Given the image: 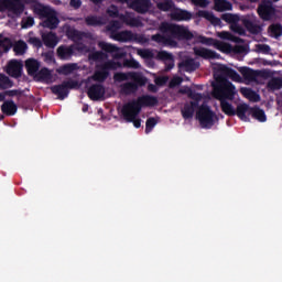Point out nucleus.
Segmentation results:
<instances>
[{"mask_svg": "<svg viewBox=\"0 0 282 282\" xmlns=\"http://www.w3.org/2000/svg\"><path fill=\"white\" fill-rule=\"evenodd\" d=\"M162 34L152 35V41L165 47H177V41H193L195 35L188 28L175 23L162 22L159 26Z\"/></svg>", "mask_w": 282, "mask_h": 282, "instance_id": "1", "label": "nucleus"}, {"mask_svg": "<svg viewBox=\"0 0 282 282\" xmlns=\"http://www.w3.org/2000/svg\"><path fill=\"white\" fill-rule=\"evenodd\" d=\"M158 97L151 95H142L135 100L124 104L121 109V113L126 122H132L135 129H140V127H142V120L135 118L140 116L142 107H155L158 106Z\"/></svg>", "mask_w": 282, "mask_h": 282, "instance_id": "2", "label": "nucleus"}, {"mask_svg": "<svg viewBox=\"0 0 282 282\" xmlns=\"http://www.w3.org/2000/svg\"><path fill=\"white\" fill-rule=\"evenodd\" d=\"M216 100H235L237 88L224 76L216 77V83L212 84Z\"/></svg>", "mask_w": 282, "mask_h": 282, "instance_id": "3", "label": "nucleus"}, {"mask_svg": "<svg viewBox=\"0 0 282 282\" xmlns=\"http://www.w3.org/2000/svg\"><path fill=\"white\" fill-rule=\"evenodd\" d=\"M34 14H37L40 19H45L42 23L43 28H47L48 30H56L58 28V15H56V11L50 7H45L41 3H36L33 6Z\"/></svg>", "mask_w": 282, "mask_h": 282, "instance_id": "4", "label": "nucleus"}, {"mask_svg": "<svg viewBox=\"0 0 282 282\" xmlns=\"http://www.w3.org/2000/svg\"><path fill=\"white\" fill-rule=\"evenodd\" d=\"M96 67L97 69L93 75V80H95L96 83H105V80L109 78V72L116 70L119 67H122V64L120 62L109 59L104 64L97 65Z\"/></svg>", "mask_w": 282, "mask_h": 282, "instance_id": "5", "label": "nucleus"}, {"mask_svg": "<svg viewBox=\"0 0 282 282\" xmlns=\"http://www.w3.org/2000/svg\"><path fill=\"white\" fill-rule=\"evenodd\" d=\"M196 118L203 129H212L217 120V115L210 110V107L203 105L196 112Z\"/></svg>", "mask_w": 282, "mask_h": 282, "instance_id": "6", "label": "nucleus"}, {"mask_svg": "<svg viewBox=\"0 0 282 282\" xmlns=\"http://www.w3.org/2000/svg\"><path fill=\"white\" fill-rule=\"evenodd\" d=\"M79 85L78 82L74 79L64 80L58 85H54L51 87L52 94L57 96L58 100H65L67 96H69L70 89H78Z\"/></svg>", "mask_w": 282, "mask_h": 282, "instance_id": "7", "label": "nucleus"}, {"mask_svg": "<svg viewBox=\"0 0 282 282\" xmlns=\"http://www.w3.org/2000/svg\"><path fill=\"white\" fill-rule=\"evenodd\" d=\"M112 39L119 43H147V37L143 34L132 33L129 30L115 33Z\"/></svg>", "mask_w": 282, "mask_h": 282, "instance_id": "8", "label": "nucleus"}, {"mask_svg": "<svg viewBox=\"0 0 282 282\" xmlns=\"http://www.w3.org/2000/svg\"><path fill=\"white\" fill-rule=\"evenodd\" d=\"M115 83H124V80H134V83H139L140 87H144L147 85V77L138 72H128V73H115L113 75Z\"/></svg>", "mask_w": 282, "mask_h": 282, "instance_id": "9", "label": "nucleus"}, {"mask_svg": "<svg viewBox=\"0 0 282 282\" xmlns=\"http://www.w3.org/2000/svg\"><path fill=\"white\" fill-rule=\"evenodd\" d=\"M257 12L263 21H270L275 17L276 9L271 0H262Z\"/></svg>", "mask_w": 282, "mask_h": 282, "instance_id": "10", "label": "nucleus"}, {"mask_svg": "<svg viewBox=\"0 0 282 282\" xmlns=\"http://www.w3.org/2000/svg\"><path fill=\"white\" fill-rule=\"evenodd\" d=\"M98 47H100L102 52H106V54H111L113 61H121V58L127 56V53L123 52L122 48L107 42H99Z\"/></svg>", "mask_w": 282, "mask_h": 282, "instance_id": "11", "label": "nucleus"}, {"mask_svg": "<svg viewBox=\"0 0 282 282\" xmlns=\"http://www.w3.org/2000/svg\"><path fill=\"white\" fill-rule=\"evenodd\" d=\"M119 21L127 25L128 28H143L142 18L135 17V13L126 11L120 13Z\"/></svg>", "mask_w": 282, "mask_h": 282, "instance_id": "12", "label": "nucleus"}, {"mask_svg": "<svg viewBox=\"0 0 282 282\" xmlns=\"http://www.w3.org/2000/svg\"><path fill=\"white\" fill-rule=\"evenodd\" d=\"M151 0H132L130 8L138 12V14H147L151 10Z\"/></svg>", "mask_w": 282, "mask_h": 282, "instance_id": "13", "label": "nucleus"}, {"mask_svg": "<svg viewBox=\"0 0 282 282\" xmlns=\"http://www.w3.org/2000/svg\"><path fill=\"white\" fill-rule=\"evenodd\" d=\"M87 94L90 100H102V98H105V86H102V84H93L88 88Z\"/></svg>", "mask_w": 282, "mask_h": 282, "instance_id": "14", "label": "nucleus"}, {"mask_svg": "<svg viewBox=\"0 0 282 282\" xmlns=\"http://www.w3.org/2000/svg\"><path fill=\"white\" fill-rule=\"evenodd\" d=\"M218 70L220 72L219 76H223L224 78H230L231 80H234V83H241V75H239L237 70L226 65L219 66Z\"/></svg>", "mask_w": 282, "mask_h": 282, "instance_id": "15", "label": "nucleus"}, {"mask_svg": "<svg viewBox=\"0 0 282 282\" xmlns=\"http://www.w3.org/2000/svg\"><path fill=\"white\" fill-rule=\"evenodd\" d=\"M23 72V64H21L19 61L13 59L9 62L7 67V74L11 76L12 78H21V74Z\"/></svg>", "mask_w": 282, "mask_h": 282, "instance_id": "16", "label": "nucleus"}, {"mask_svg": "<svg viewBox=\"0 0 282 282\" xmlns=\"http://www.w3.org/2000/svg\"><path fill=\"white\" fill-rule=\"evenodd\" d=\"M194 54L200 58H205V61H215L219 58V54L217 52L205 47L194 48Z\"/></svg>", "mask_w": 282, "mask_h": 282, "instance_id": "17", "label": "nucleus"}, {"mask_svg": "<svg viewBox=\"0 0 282 282\" xmlns=\"http://www.w3.org/2000/svg\"><path fill=\"white\" fill-rule=\"evenodd\" d=\"M74 50L75 46L74 45H61L57 47V57L59 61H69V58H72V56H74Z\"/></svg>", "mask_w": 282, "mask_h": 282, "instance_id": "18", "label": "nucleus"}, {"mask_svg": "<svg viewBox=\"0 0 282 282\" xmlns=\"http://www.w3.org/2000/svg\"><path fill=\"white\" fill-rule=\"evenodd\" d=\"M178 69L191 74L193 72H196V69H199V63L195 62V59L193 58H186L178 63Z\"/></svg>", "mask_w": 282, "mask_h": 282, "instance_id": "19", "label": "nucleus"}, {"mask_svg": "<svg viewBox=\"0 0 282 282\" xmlns=\"http://www.w3.org/2000/svg\"><path fill=\"white\" fill-rule=\"evenodd\" d=\"M85 23L88 28H102L107 21L100 15H88L85 18Z\"/></svg>", "mask_w": 282, "mask_h": 282, "instance_id": "20", "label": "nucleus"}, {"mask_svg": "<svg viewBox=\"0 0 282 282\" xmlns=\"http://www.w3.org/2000/svg\"><path fill=\"white\" fill-rule=\"evenodd\" d=\"M138 87H140V83L135 80L127 82L120 86L121 94H124V96H131V94H135V91H138Z\"/></svg>", "mask_w": 282, "mask_h": 282, "instance_id": "21", "label": "nucleus"}, {"mask_svg": "<svg viewBox=\"0 0 282 282\" xmlns=\"http://www.w3.org/2000/svg\"><path fill=\"white\" fill-rule=\"evenodd\" d=\"M248 115L251 116L253 119L258 120L259 122H265L267 116L264 110L259 108V106H254L253 108H248Z\"/></svg>", "mask_w": 282, "mask_h": 282, "instance_id": "22", "label": "nucleus"}, {"mask_svg": "<svg viewBox=\"0 0 282 282\" xmlns=\"http://www.w3.org/2000/svg\"><path fill=\"white\" fill-rule=\"evenodd\" d=\"M195 107H197V101H191V104H185L181 113L184 120H191L195 116Z\"/></svg>", "mask_w": 282, "mask_h": 282, "instance_id": "23", "label": "nucleus"}, {"mask_svg": "<svg viewBox=\"0 0 282 282\" xmlns=\"http://www.w3.org/2000/svg\"><path fill=\"white\" fill-rule=\"evenodd\" d=\"M19 107L14 104L13 100H7L1 106V111L4 116H14L18 111Z\"/></svg>", "mask_w": 282, "mask_h": 282, "instance_id": "24", "label": "nucleus"}, {"mask_svg": "<svg viewBox=\"0 0 282 282\" xmlns=\"http://www.w3.org/2000/svg\"><path fill=\"white\" fill-rule=\"evenodd\" d=\"M198 15L203 17V19H206V21H209L212 25H221V19L215 17L214 12L210 11H198Z\"/></svg>", "mask_w": 282, "mask_h": 282, "instance_id": "25", "label": "nucleus"}, {"mask_svg": "<svg viewBox=\"0 0 282 282\" xmlns=\"http://www.w3.org/2000/svg\"><path fill=\"white\" fill-rule=\"evenodd\" d=\"M78 69V64L72 63V64H64L59 66V69H57V74L62 76H69V74H74Z\"/></svg>", "mask_w": 282, "mask_h": 282, "instance_id": "26", "label": "nucleus"}, {"mask_svg": "<svg viewBox=\"0 0 282 282\" xmlns=\"http://www.w3.org/2000/svg\"><path fill=\"white\" fill-rule=\"evenodd\" d=\"M25 67L29 76H34V74L39 72L41 64H39V61L31 58V59H26Z\"/></svg>", "mask_w": 282, "mask_h": 282, "instance_id": "27", "label": "nucleus"}, {"mask_svg": "<svg viewBox=\"0 0 282 282\" xmlns=\"http://www.w3.org/2000/svg\"><path fill=\"white\" fill-rule=\"evenodd\" d=\"M25 1H18V2H9L8 7L9 10L19 17V14H23L25 10Z\"/></svg>", "mask_w": 282, "mask_h": 282, "instance_id": "28", "label": "nucleus"}, {"mask_svg": "<svg viewBox=\"0 0 282 282\" xmlns=\"http://www.w3.org/2000/svg\"><path fill=\"white\" fill-rule=\"evenodd\" d=\"M192 17L191 12L186 10H180L171 14L173 21H191Z\"/></svg>", "mask_w": 282, "mask_h": 282, "instance_id": "29", "label": "nucleus"}, {"mask_svg": "<svg viewBox=\"0 0 282 282\" xmlns=\"http://www.w3.org/2000/svg\"><path fill=\"white\" fill-rule=\"evenodd\" d=\"M66 36L74 42L83 41V39H85V32L78 31L76 29H68L66 31Z\"/></svg>", "mask_w": 282, "mask_h": 282, "instance_id": "30", "label": "nucleus"}, {"mask_svg": "<svg viewBox=\"0 0 282 282\" xmlns=\"http://www.w3.org/2000/svg\"><path fill=\"white\" fill-rule=\"evenodd\" d=\"M215 10L217 12H226L232 10V3L228 0H215Z\"/></svg>", "mask_w": 282, "mask_h": 282, "instance_id": "31", "label": "nucleus"}, {"mask_svg": "<svg viewBox=\"0 0 282 282\" xmlns=\"http://www.w3.org/2000/svg\"><path fill=\"white\" fill-rule=\"evenodd\" d=\"M220 109L226 116H237L235 107H232V104L228 102V100L220 101Z\"/></svg>", "mask_w": 282, "mask_h": 282, "instance_id": "32", "label": "nucleus"}, {"mask_svg": "<svg viewBox=\"0 0 282 282\" xmlns=\"http://www.w3.org/2000/svg\"><path fill=\"white\" fill-rule=\"evenodd\" d=\"M219 39H223V41H231L232 43H243V40L241 37L232 35V33L228 31H221L218 33Z\"/></svg>", "mask_w": 282, "mask_h": 282, "instance_id": "33", "label": "nucleus"}, {"mask_svg": "<svg viewBox=\"0 0 282 282\" xmlns=\"http://www.w3.org/2000/svg\"><path fill=\"white\" fill-rule=\"evenodd\" d=\"M214 47L218 50V52H223V54H232V46L229 43L216 40Z\"/></svg>", "mask_w": 282, "mask_h": 282, "instance_id": "34", "label": "nucleus"}, {"mask_svg": "<svg viewBox=\"0 0 282 282\" xmlns=\"http://www.w3.org/2000/svg\"><path fill=\"white\" fill-rule=\"evenodd\" d=\"M42 41L46 47H56V34L54 33L43 34Z\"/></svg>", "mask_w": 282, "mask_h": 282, "instance_id": "35", "label": "nucleus"}, {"mask_svg": "<svg viewBox=\"0 0 282 282\" xmlns=\"http://www.w3.org/2000/svg\"><path fill=\"white\" fill-rule=\"evenodd\" d=\"M248 113V104H239L236 108V116L243 120L245 122L248 121V117L246 116Z\"/></svg>", "mask_w": 282, "mask_h": 282, "instance_id": "36", "label": "nucleus"}, {"mask_svg": "<svg viewBox=\"0 0 282 282\" xmlns=\"http://www.w3.org/2000/svg\"><path fill=\"white\" fill-rule=\"evenodd\" d=\"M268 89L270 90H280L282 88V78L273 77L267 84Z\"/></svg>", "mask_w": 282, "mask_h": 282, "instance_id": "37", "label": "nucleus"}, {"mask_svg": "<svg viewBox=\"0 0 282 282\" xmlns=\"http://www.w3.org/2000/svg\"><path fill=\"white\" fill-rule=\"evenodd\" d=\"M156 8L161 10V12H170V10L175 8V2H173V0H164L163 2H159Z\"/></svg>", "mask_w": 282, "mask_h": 282, "instance_id": "38", "label": "nucleus"}, {"mask_svg": "<svg viewBox=\"0 0 282 282\" xmlns=\"http://www.w3.org/2000/svg\"><path fill=\"white\" fill-rule=\"evenodd\" d=\"M26 50H28V44L23 41H18L13 46V52L17 54V56H23Z\"/></svg>", "mask_w": 282, "mask_h": 282, "instance_id": "39", "label": "nucleus"}, {"mask_svg": "<svg viewBox=\"0 0 282 282\" xmlns=\"http://www.w3.org/2000/svg\"><path fill=\"white\" fill-rule=\"evenodd\" d=\"M269 31L274 39H280V36H282V25L280 23L271 24Z\"/></svg>", "mask_w": 282, "mask_h": 282, "instance_id": "40", "label": "nucleus"}, {"mask_svg": "<svg viewBox=\"0 0 282 282\" xmlns=\"http://www.w3.org/2000/svg\"><path fill=\"white\" fill-rule=\"evenodd\" d=\"M12 80L6 74H0V89H10L12 87Z\"/></svg>", "mask_w": 282, "mask_h": 282, "instance_id": "41", "label": "nucleus"}, {"mask_svg": "<svg viewBox=\"0 0 282 282\" xmlns=\"http://www.w3.org/2000/svg\"><path fill=\"white\" fill-rule=\"evenodd\" d=\"M221 20L225 21L226 23H229L230 25H232L234 23H239V17L232 13L223 14Z\"/></svg>", "mask_w": 282, "mask_h": 282, "instance_id": "42", "label": "nucleus"}, {"mask_svg": "<svg viewBox=\"0 0 282 282\" xmlns=\"http://www.w3.org/2000/svg\"><path fill=\"white\" fill-rule=\"evenodd\" d=\"M106 12L111 19H120L121 13L116 4H111Z\"/></svg>", "mask_w": 282, "mask_h": 282, "instance_id": "43", "label": "nucleus"}, {"mask_svg": "<svg viewBox=\"0 0 282 282\" xmlns=\"http://www.w3.org/2000/svg\"><path fill=\"white\" fill-rule=\"evenodd\" d=\"M10 39L0 36V54L2 52H10Z\"/></svg>", "mask_w": 282, "mask_h": 282, "instance_id": "44", "label": "nucleus"}, {"mask_svg": "<svg viewBox=\"0 0 282 282\" xmlns=\"http://www.w3.org/2000/svg\"><path fill=\"white\" fill-rule=\"evenodd\" d=\"M248 32L249 34H261L262 26L258 24H253L252 21H248Z\"/></svg>", "mask_w": 282, "mask_h": 282, "instance_id": "45", "label": "nucleus"}, {"mask_svg": "<svg viewBox=\"0 0 282 282\" xmlns=\"http://www.w3.org/2000/svg\"><path fill=\"white\" fill-rule=\"evenodd\" d=\"M155 124H158V120L153 117H150L147 119L145 122V133H151L153 129L155 128Z\"/></svg>", "mask_w": 282, "mask_h": 282, "instance_id": "46", "label": "nucleus"}, {"mask_svg": "<svg viewBox=\"0 0 282 282\" xmlns=\"http://www.w3.org/2000/svg\"><path fill=\"white\" fill-rule=\"evenodd\" d=\"M108 32H111V36H113L118 30H120V22L118 20H112L108 25H107Z\"/></svg>", "mask_w": 282, "mask_h": 282, "instance_id": "47", "label": "nucleus"}, {"mask_svg": "<svg viewBox=\"0 0 282 282\" xmlns=\"http://www.w3.org/2000/svg\"><path fill=\"white\" fill-rule=\"evenodd\" d=\"M37 78L41 80H50L52 78V72L48 68H42L37 73Z\"/></svg>", "mask_w": 282, "mask_h": 282, "instance_id": "48", "label": "nucleus"}, {"mask_svg": "<svg viewBox=\"0 0 282 282\" xmlns=\"http://www.w3.org/2000/svg\"><path fill=\"white\" fill-rule=\"evenodd\" d=\"M89 58L95 62L105 61V58H107V54L102 51H96L89 55Z\"/></svg>", "mask_w": 282, "mask_h": 282, "instance_id": "49", "label": "nucleus"}, {"mask_svg": "<svg viewBox=\"0 0 282 282\" xmlns=\"http://www.w3.org/2000/svg\"><path fill=\"white\" fill-rule=\"evenodd\" d=\"M248 100L251 102H259L260 101V95L252 90V88H248Z\"/></svg>", "mask_w": 282, "mask_h": 282, "instance_id": "50", "label": "nucleus"}, {"mask_svg": "<svg viewBox=\"0 0 282 282\" xmlns=\"http://www.w3.org/2000/svg\"><path fill=\"white\" fill-rule=\"evenodd\" d=\"M124 67H130L131 69H140V62L131 58V59H126L123 62Z\"/></svg>", "mask_w": 282, "mask_h": 282, "instance_id": "51", "label": "nucleus"}, {"mask_svg": "<svg viewBox=\"0 0 282 282\" xmlns=\"http://www.w3.org/2000/svg\"><path fill=\"white\" fill-rule=\"evenodd\" d=\"M230 30L231 32H235V34H240V36L246 34V31L241 25H239V22H234V24H230Z\"/></svg>", "mask_w": 282, "mask_h": 282, "instance_id": "52", "label": "nucleus"}, {"mask_svg": "<svg viewBox=\"0 0 282 282\" xmlns=\"http://www.w3.org/2000/svg\"><path fill=\"white\" fill-rule=\"evenodd\" d=\"M259 76H263V72L261 70H254L250 67H248V80L251 82L253 80L254 78L259 77Z\"/></svg>", "mask_w": 282, "mask_h": 282, "instance_id": "53", "label": "nucleus"}, {"mask_svg": "<svg viewBox=\"0 0 282 282\" xmlns=\"http://www.w3.org/2000/svg\"><path fill=\"white\" fill-rule=\"evenodd\" d=\"M231 54H248V45H236L232 46Z\"/></svg>", "mask_w": 282, "mask_h": 282, "instance_id": "54", "label": "nucleus"}, {"mask_svg": "<svg viewBox=\"0 0 282 282\" xmlns=\"http://www.w3.org/2000/svg\"><path fill=\"white\" fill-rule=\"evenodd\" d=\"M199 41L203 45H212L213 47H215V44L217 43V39L206 36H200Z\"/></svg>", "mask_w": 282, "mask_h": 282, "instance_id": "55", "label": "nucleus"}, {"mask_svg": "<svg viewBox=\"0 0 282 282\" xmlns=\"http://www.w3.org/2000/svg\"><path fill=\"white\" fill-rule=\"evenodd\" d=\"M158 57L160 58V61H173V54L166 51L159 52Z\"/></svg>", "mask_w": 282, "mask_h": 282, "instance_id": "56", "label": "nucleus"}, {"mask_svg": "<svg viewBox=\"0 0 282 282\" xmlns=\"http://www.w3.org/2000/svg\"><path fill=\"white\" fill-rule=\"evenodd\" d=\"M256 48L259 53L262 54H269L271 51V47L268 44H257Z\"/></svg>", "mask_w": 282, "mask_h": 282, "instance_id": "57", "label": "nucleus"}, {"mask_svg": "<svg viewBox=\"0 0 282 282\" xmlns=\"http://www.w3.org/2000/svg\"><path fill=\"white\" fill-rule=\"evenodd\" d=\"M28 43H30V45H33V47H43V41H41L39 37H30Z\"/></svg>", "mask_w": 282, "mask_h": 282, "instance_id": "58", "label": "nucleus"}, {"mask_svg": "<svg viewBox=\"0 0 282 282\" xmlns=\"http://www.w3.org/2000/svg\"><path fill=\"white\" fill-rule=\"evenodd\" d=\"M32 25H34V18L28 17L26 19L22 20V28L23 29L32 28Z\"/></svg>", "mask_w": 282, "mask_h": 282, "instance_id": "59", "label": "nucleus"}, {"mask_svg": "<svg viewBox=\"0 0 282 282\" xmlns=\"http://www.w3.org/2000/svg\"><path fill=\"white\" fill-rule=\"evenodd\" d=\"M188 96L192 98V100H195L196 102H199L202 100L203 96L199 93L194 91L193 89L188 90Z\"/></svg>", "mask_w": 282, "mask_h": 282, "instance_id": "60", "label": "nucleus"}, {"mask_svg": "<svg viewBox=\"0 0 282 282\" xmlns=\"http://www.w3.org/2000/svg\"><path fill=\"white\" fill-rule=\"evenodd\" d=\"M4 95L9 96L10 98H13V96H23V90L21 89L6 90Z\"/></svg>", "mask_w": 282, "mask_h": 282, "instance_id": "61", "label": "nucleus"}, {"mask_svg": "<svg viewBox=\"0 0 282 282\" xmlns=\"http://www.w3.org/2000/svg\"><path fill=\"white\" fill-rule=\"evenodd\" d=\"M192 3L198 8H208L210 4L208 0H192Z\"/></svg>", "mask_w": 282, "mask_h": 282, "instance_id": "62", "label": "nucleus"}, {"mask_svg": "<svg viewBox=\"0 0 282 282\" xmlns=\"http://www.w3.org/2000/svg\"><path fill=\"white\" fill-rule=\"evenodd\" d=\"M139 54L142 56V58H153V53L149 50L140 51Z\"/></svg>", "mask_w": 282, "mask_h": 282, "instance_id": "63", "label": "nucleus"}, {"mask_svg": "<svg viewBox=\"0 0 282 282\" xmlns=\"http://www.w3.org/2000/svg\"><path fill=\"white\" fill-rule=\"evenodd\" d=\"M177 85H182V77H174L170 82V87H177Z\"/></svg>", "mask_w": 282, "mask_h": 282, "instance_id": "64", "label": "nucleus"}]
</instances>
